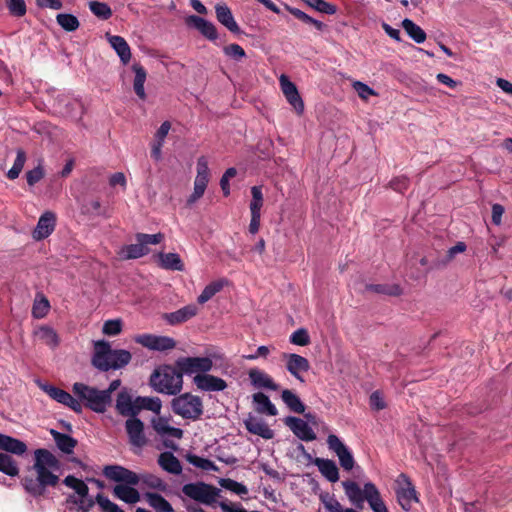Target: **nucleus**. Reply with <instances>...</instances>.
Returning <instances> with one entry per match:
<instances>
[{
    "label": "nucleus",
    "instance_id": "f257e3e1",
    "mask_svg": "<svg viewBox=\"0 0 512 512\" xmlns=\"http://www.w3.org/2000/svg\"><path fill=\"white\" fill-rule=\"evenodd\" d=\"M102 474L105 478L113 482H126L130 485H138L141 483L145 487L162 492L167 490V483L157 475L151 473L137 474L118 464L104 466Z\"/></svg>",
    "mask_w": 512,
    "mask_h": 512
},
{
    "label": "nucleus",
    "instance_id": "f03ea898",
    "mask_svg": "<svg viewBox=\"0 0 512 512\" xmlns=\"http://www.w3.org/2000/svg\"><path fill=\"white\" fill-rule=\"evenodd\" d=\"M132 355L125 349H112L109 342L98 340L94 342V352L92 355V365L102 372L110 369H121L128 365Z\"/></svg>",
    "mask_w": 512,
    "mask_h": 512
},
{
    "label": "nucleus",
    "instance_id": "7ed1b4c3",
    "mask_svg": "<svg viewBox=\"0 0 512 512\" xmlns=\"http://www.w3.org/2000/svg\"><path fill=\"white\" fill-rule=\"evenodd\" d=\"M342 486L347 498L356 508L362 509L367 501L373 512H389L374 483L367 482L361 489L355 481L347 480L342 482Z\"/></svg>",
    "mask_w": 512,
    "mask_h": 512
},
{
    "label": "nucleus",
    "instance_id": "20e7f679",
    "mask_svg": "<svg viewBox=\"0 0 512 512\" xmlns=\"http://www.w3.org/2000/svg\"><path fill=\"white\" fill-rule=\"evenodd\" d=\"M149 384L158 393L176 396L183 388V376L177 367L165 364L152 372Z\"/></svg>",
    "mask_w": 512,
    "mask_h": 512
},
{
    "label": "nucleus",
    "instance_id": "39448f33",
    "mask_svg": "<svg viewBox=\"0 0 512 512\" xmlns=\"http://www.w3.org/2000/svg\"><path fill=\"white\" fill-rule=\"evenodd\" d=\"M171 409L174 414L192 421L199 420L204 412L202 399L188 392L176 395L171 401Z\"/></svg>",
    "mask_w": 512,
    "mask_h": 512
},
{
    "label": "nucleus",
    "instance_id": "423d86ee",
    "mask_svg": "<svg viewBox=\"0 0 512 512\" xmlns=\"http://www.w3.org/2000/svg\"><path fill=\"white\" fill-rule=\"evenodd\" d=\"M182 492L190 499L208 506L216 503L221 494L219 488L202 481L183 485Z\"/></svg>",
    "mask_w": 512,
    "mask_h": 512
},
{
    "label": "nucleus",
    "instance_id": "0eeeda50",
    "mask_svg": "<svg viewBox=\"0 0 512 512\" xmlns=\"http://www.w3.org/2000/svg\"><path fill=\"white\" fill-rule=\"evenodd\" d=\"M175 366L181 371L182 376L196 374H205L211 371L213 361L209 357H180L176 360Z\"/></svg>",
    "mask_w": 512,
    "mask_h": 512
},
{
    "label": "nucleus",
    "instance_id": "6e6552de",
    "mask_svg": "<svg viewBox=\"0 0 512 512\" xmlns=\"http://www.w3.org/2000/svg\"><path fill=\"white\" fill-rule=\"evenodd\" d=\"M40 387L53 400L69 407L77 414L82 413V404L70 393L51 384H43Z\"/></svg>",
    "mask_w": 512,
    "mask_h": 512
},
{
    "label": "nucleus",
    "instance_id": "1a4fd4ad",
    "mask_svg": "<svg viewBox=\"0 0 512 512\" xmlns=\"http://www.w3.org/2000/svg\"><path fill=\"white\" fill-rule=\"evenodd\" d=\"M135 342L153 351H167L176 347V341L168 336L141 334L135 337Z\"/></svg>",
    "mask_w": 512,
    "mask_h": 512
},
{
    "label": "nucleus",
    "instance_id": "9d476101",
    "mask_svg": "<svg viewBox=\"0 0 512 512\" xmlns=\"http://www.w3.org/2000/svg\"><path fill=\"white\" fill-rule=\"evenodd\" d=\"M328 448L336 453L339 459L341 467L347 471H350L354 467V458L350 450L340 440V438L334 434H330L327 437Z\"/></svg>",
    "mask_w": 512,
    "mask_h": 512
},
{
    "label": "nucleus",
    "instance_id": "9b49d317",
    "mask_svg": "<svg viewBox=\"0 0 512 512\" xmlns=\"http://www.w3.org/2000/svg\"><path fill=\"white\" fill-rule=\"evenodd\" d=\"M126 432L129 438V443L141 450L148 443L144 433V423L136 417H131L125 422Z\"/></svg>",
    "mask_w": 512,
    "mask_h": 512
},
{
    "label": "nucleus",
    "instance_id": "f8f14e48",
    "mask_svg": "<svg viewBox=\"0 0 512 512\" xmlns=\"http://www.w3.org/2000/svg\"><path fill=\"white\" fill-rule=\"evenodd\" d=\"M399 479L403 480L406 486L396 490L397 501L403 510L410 511L412 504L419 501L417 492L406 474L401 473Z\"/></svg>",
    "mask_w": 512,
    "mask_h": 512
},
{
    "label": "nucleus",
    "instance_id": "ddd939ff",
    "mask_svg": "<svg viewBox=\"0 0 512 512\" xmlns=\"http://www.w3.org/2000/svg\"><path fill=\"white\" fill-rule=\"evenodd\" d=\"M280 86L287 102L295 109L298 115L304 112V102L296 85L286 75H281Z\"/></svg>",
    "mask_w": 512,
    "mask_h": 512
},
{
    "label": "nucleus",
    "instance_id": "4468645a",
    "mask_svg": "<svg viewBox=\"0 0 512 512\" xmlns=\"http://www.w3.org/2000/svg\"><path fill=\"white\" fill-rule=\"evenodd\" d=\"M54 107L56 110L68 117H81L83 114V104L80 100L67 95H58L55 99Z\"/></svg>",
    "mask_w": 512,
    "mask_h": 512
},
{
    "label": "nucleus",
    "instance_id": "2eb2a0df",
    "mask_svg": "<svg viewBox=\"0 0 512 512\" xmlns=\"http://www.w3.org/2000/svg\"><path fill=\"white\" fill-rule=\"evenodd\" d=\"M284 423L300 440L309 442L316 439V433L308 425L307 421H304L303 419L295 416H287L284 419Z\"/></svg>",
    "mask_w": 512,
    "mask_h": 512
},
{
    "label": "nucleus",
    "instance_id": "dca6fc26",
    "mask_svg": "<svg viewBox=\"0 0 512 512\" xmlns=\"http://www.w3.org/2000/svg\"><path fill=\"white\" fill-rule=\"evenodd\" d=\"M193 383L197 389L204 392L223 391L227 388V383L224 379L208 374H196L193 377Z\"/></svg>",
    "mask_w": 512,
    "mask_h": 512
},
{
    "label": "nucleus",
    "instance_id": "f3484780",
    "mask_svg": "<svg viewBox=\"0 0 512 512\" xmlns=\"http://www.w3.org/2000/svg\"><path fill=\"white\" fill-rule=\"evenodd\" d=\"M283 359L286 361L287 371L296 379L304 382L301 373L307 372L310 369L308 359L295 353H284Z\"/></svg>",
    "mask_w": 512,
    "mask_h": 512
},
{
    "label": "nucleus",
    "instance_id": "a211bd4d",
    "mask_svg": "<svg viewBox=\"0 0 512 512\" xmlns=\"http://www.w3.org/2000/svg\"><path fill=\"white\" fill-rule=\"evenodd\" d=\"M185 23L188 27H192L199 31L209 41L214 42L218 38L216 26L205 18L197 15H189L186 17Z\"/></svg>",
    "mask_w": 512,
    "mask_h": 512
},
{
    "label": "nucleus",
    "instance_id": "6ab92c4d",
    "mask_svg": "<svg viewBox=\"0 0 512 512\" xmlns=\"http://www.w3.org/2000/svg\"><path fill=\"white\" fill-rule=\"evenodd\" d=\"M56 226V215L52 211L44 212L32 232L33 239L40 241L52 234Z\"/></svg>",
    "mask_w": 512,
    "mask_h": 512
},
{
    "label": "nucleus",
    "instance_id": "aec40b11",
    "mask_svg": "<svg viewBox=\"0 0 512 512\" xmlns=\"http://www.w3.org/2000/svg\"><path fill=\"white\" fill-rule=\"evenodd\" d=\"M117 483L118 484L115 485L112 490L114 497L127 504H135L140 501L141 495L135 488L136 485H130L126 482Z\"/></svg>",
    "mask_w": 512,
    "mask_h": 512
},
{
    "label": "nucleus",
    "instance_id": "412c9836",
    "mask_svg": "<svg viewBox=\"0 0 512 512\" xmlns=\"http://www.w3.org/2000/svg\"><path fill=\"white\" fill-rule=\"evenodd\" d=\"M244 425L247 431L251 434L269 440L274 437V432L269 426L261 419L256 418L251 413L244 419Z\"/></svg>",
    "mask_w": 512,
    "mask_h": 512
},
{
    "label": "nucleus",
    "instance_id": "4be33fe9",
    "mask_svg": "<svg viewBox=\"0 0 512 512\" xmlns=\"http://www.w3.org/2000/svg\"><path fill=\"white\" fill-rule=\"evenodd\" d=\"M215 14L219 23L234 34L241 33L240 27L234 19L231 9L226 4H216Z\"/></svg>",
    "mask_w": 512,
    "mask_h": 512
},
{
    "label": "nucleus",
    "instance_id": "5701e85b",
    "mask_svg": "<svg viewBox=\"0 0 512 512\" xmlns=\"http://www.w3.org/2000/svg\"><path fill=\"white\" fill-rule=\"evenodd\" d=\"M198 313V307L195 304L186 305L177 311L165 313L163 318L170 325H178L184 323L194 317Z\"/></svg>",
    "mask_w": 512,
    "mask_h": 512
},
{
    "label": "nucleus",
    "instance_id": "b1692460",
    "mask_svg": "<svg viewBox=\"0 0 512 512\" xmlns=\"http://www.w3.org/2000/svg\"><path fill=\"white\" fill-rule=\"evenodd\" d=\"M248 375L251 384L255 388H264L272 391H277L279 389V385L275 383L274 380L264 371L252 368L249 370Z\"/></svg>",
    "mask_w": 512,
    "mask_h": 512
},
{
    "label": "nucleus",
    "instance_id": "393cba45",
    "mask_svg": "<svg viewBox=\"0 0 512 512\" xmlns=\"http://www.w3.org/2000/svg\"><path fill=\"white\" fill-rule=\"evenodd\" d=\"M0 450L17 456H22L27 452L28 448L25 442L0 433Z\"/></svg>",
    "mask_w": 512,
    "mask_h": 512
},
{
    "label": "nucleus",
    "instance_id": "a878e982",
    "mask_svg": "<svg viewBox=\"0 0 512 512\" xmlns=\"http://www.w3.org/2000/svg\"><path fill=\"white\" fill-rule=\"evenodd\" d=\"M116 409L122 416L135 417L137 415V403H133L131 396L126 390L119 392L116 400Z\"/></svg>",
    "mask_w": 512,
    "mask_h": 512
},
{
    "label": "nucleus",
    "instance_id": "bb28decb",
    "mask_svg": "<svg viewBox=\"0 0 512 512\" xmlns=\"http://www.w3.org/2000/svg\"><path fill=\"white\" fill-rule=\"evenodd\" d=\"M107 39L111 47L115 50L123 64H127L131 59V49L127 41L118 35L107 34Z\"/></svg>",
    "mask_w": 512,
    "mask_h": 512
},
{
    "label": "nucleus",
    "instance_id": "cd10ccee",
    "mask_svg": "<svg viewBox=\"0 0 512 512\" xmlns=\"http://www.w3.org/2000/svg\"><path fill=\"white\" fill-rule=\"evenodd\" d=\"M153 429L160 436H170L173 438L181 439L183 437V430L169 425V420L164 417H158L152 420Z\"/></svg>",
    "mask_w": 512,
    "mask_h": 512
},
{
    "label": "nucleus",
    "instance_id": "c85d7f7f",
    "mask_svg": "<svg viewBox=\"0 0 512 512\" xmlns=\"http://www.w3.org/2000/svg\"><path fill=\"white\" fill-rule=\"evenodd\" d=\"M313 463L318 467L320 473L330 482L339 480V470L336 463L330 459L315 458Z\"/></svg>",
    "mask_w": 512,
    "mask_h": 512
},
{
    "label": "nucleus",
    "instance_id": "c756f323",
    "mask_svg": "<svg viewBox=\"0 0 512 512\" xmlns=\"http://www.w3.org/2000/svg\"><path fill=\"white\" fill-rule=\"evenodd\" d=\"M255 410L259 414H266L269 416H276L278 410L276 406L270 401L269 397L263 392H257L252 396Z\"/></svg>",
    "mask_w": 512,
    "mask_h": 512
},
{
    "label": "nucleus",
    "instance_id": "7c9ffc66",
    "mask_svg": "<svg viewBox=\"0 0 512 512\" xmlns=\"http://www.w3.org/2000/svg\"><path fill=\"white\" fill-rule=\"evenodd\" d=\"M158 464L168 473L179 475L182 472L181 462L172 452H162L158 457Z\"/></svg>",
    "mask_w": 512,
    "mask_h": 512
},
{
    "label": "nucleus",
    "instance_id": "2f4dec72",
    "mask_svg": "<svg viewBox=\"0 0 512 512\" xmlns=\"http://www.w3.org/2000/svg\"><path fill=\"white\" fill-rule=\"evenodd\" d=\"M35 463L33 468L45 467L51 469L59 468V460L49 450L40 448L35 450Z\"/></svg>",
    "mask_w": 512,
    "mask_h": 512
},
{
    "label": "nucleus",
    "instance_id": "473e14b6",
    "mask_svg": "<svg viewBox=\"0 0 512 512\" xmlns=\"http://www.w3.org/2000/svg\"><path fill=\"white\" fill-rule=\"evenodd\" d=\"M80 212L86 216H101L104 218H110L111 213L107 207H103L98 199H93L84 202L80 207Z\"/></svg>",
    "mask_w": 512,
    "mask_h": 512
},
{
    "label": "nucleus",
    "instance_id": "72a5a7b5",
    "mask_svg": "<svg viewBox=\"0 0 512 512\" xmlns=\"http://www.w3.org/2000/svg\"><path fill=\"white\" fill-rule=\"evenodd\" d=\"M50 434L52 435L58 449L65 454H72L74 448L77 445V440L68 434L61 433L57 430L51 429Z\"/></svg>",
    "mask_w": 512,
    "mask_h": 512
},
{
    "label": "nucleus",
    "instance_id": "f704fd0d",
    "mask_svg": "<svg viewBox=\"0 0 512 512\" xmlns=\"http://www.w3.org/2000/svg\"><path fill=\"white\" fill-rule=\"evenodd\" d=\"M143 496L155 512H174L172 505L161 494L146 492Z\"/></svg>",
    "mask_w": 512,
    "mask_h": 512
},
{
    "label": "nucleus",
    "instance_id": "c9c22d12",
    "mask_svg": "<svg viewBox=\"0 0 512 512\" xmlns=\"http://www.w3.org/2000/svg\"><path fill=\"white\" fill-rule=\"evenodd\" d=\"M132 70L135 73L134 82H133L134 92L140 99L145 100L146 93H145L144 84H145L146 77H147L146 70L139 63H134L132 66Z\"/></svg>",
    "mask_w": 512,
    "mask_h": 512
},
{
    "label": "nucleus",
    "instance_id": "e433bc0d",
    "mask_svg": "<svg viewBox=\"0 0 512 512\" xmlns=\"http://www.w3.org/2000/svg\"><path fill=\"white\" fill-rule=\"evenodd\" d=\"M467 246L464 242L459 241L456 243V245L450 247L445 256L442 258H437L435 261L431 263L430 268L432 269H440L445 267L450 261L454 259V257L459 254L463 253L466 250Z\"/></svg>",
    "mask_w": 512,
    "mask_h": 512
},
{
    "label": "nucleus",
    "instance_id": "4c0bfd02",
    "mask_svg": "<svg viewBox=\"0 0 512 512\" xmlns=\"http://www.w3.org/2000/svg\"><path fill=\"white\" fill-rule=\"evenodd\" d=\"M112 404V399L108 398V394L103 390L96 389L88 409L96 413H104Z\"/></svg>",
    "mask_w": 512,
    "mask_h": 512
},
{
    "label": "nucleus",
    "instance_id": "58836bf2",
    "mask_svg": "<svg viewBox=\"0 0 512 512\" xmlns=\"http://www.w3.org/2000/svg\"><path fill=\"white\" fill-rule=\"evenodd\" d=\"M281 399L292 412L298 414L305 412L306 406L293 391L284 389L281 393Z\"/></svg>",
    "mask_w": 512,
    "mask_h": 512
},
{
    "label": "nucleus",
    "instance_id": "ea45409f",
    "mask_svg": "<svg viewBox=\"0 0 512 512\" xmlns=\"http://www.w3.org/2000/svg\"><path fill=\"white\" fill-rule=\"evenodd\" d=\"M160 265L162 268L173 271H183L184 264L177 253H160Z\"/></svg>",
    "mask_w": 512,
    "mask_h": 512
},
{
    "label": "nucleus",
    "instance_id": "a19ab883",
    "mask_svg": "<svg viewBox=\"0 0 512 512\" xmlns=\"http://www.w3.org/2000/svg\"><path fill=\"white\" fill-rule=\"evenodd\" d=\"M97 388L86 385L81 382H76L72 386V391L75 396L78 398L77 400L81 403L83 402L85 407L88 408V404L91 402L92 397Z\"/></svg>",
    "mask_w": 512,
    "mask_h": 512
},
{
    "label": "nucleus",
    "instance_id": "79ce46f5",
    "mask_svg": "<svg viewBox=\"0 0 512 512\" xmlns=\"http://www.w3.org/2000/svg\"><path fill=\"white\" fill-rule=\"evenodd\" d=\"M97 388L86 385L81 382H76L72 386V391L75 396L78 398L77 400L81 403L83 402L85 407L88 408V404L91 402L92 397Z\"/></svg>",
    "mask_w": 512,
    "mask_h": 512
},
{
    "label": "nucleus",
    "instance_id": "37998d69",
    "mask_svg": "<svg viewBox=\"0 0 512 512\" xmlns=\"http://www.w3.org/2000/svg\"><path fill=\"white\" fill-rule=\"evenodd\" d=\"M402 27L408 36L416 43L420 44L426 40L425 31L411 19L405 18L402 21Z\"/></svg>",
    "mask_w": 512,
    "mask_h": 512
},
{
    "label": "nucleus",
    "instance_id": "c03bdc74",
    "mask_svg": "<svg viewBox=\"0 0 512 512\" xmlns=\"http://www.w3.org/2000/svg\"><path fill=\"white\" fill-rule=\"evenodd\" d=\"M226 284V280L220 279L217 281H213L209 283L198 296L197 301L199 304H204L209 301L214 295L220 292L224 285Z\"/></svg>",
    "mask_w": 512,
    "mask_h": 512
},
{
    "label": "nucleus",
    "instance_id": "a18cd8bd",
    "mask_svg": "<svg viewBox=\"0 0 512 512\" xmlns=\"http://www.w3.org/2000/svg\"><path fill=\"white\" fill-rule=\"evenodd\" d=\"M137 414L140 410L146 409L159 414L162 407V402L158 397H137Z\"/></svg>",
    "mask_w": 512,
    "mask_h": 512
},
{
    "label": "nucleus",
    "instance_id": "49530a36",
    "mask_svg": "<svg viewBox=\"0 0 512 512\" xmlns=\"http://www.w3.org/2000/svg\"><path fill=\"white\" fill-rule=\"evenodd\" d=\"M149 251V248L144 247L141 241H136L135 244L126 245L122 249L123 258L125 259H137L147 255Z\"/></svg>",
    "mask_w": 512,
    "mask_h": 512
},
{
    "label": "nucleus",
    "instance_id": "de8ad7c7",
    "mask_svg": "<svg viewBox=\"0 0 512 512\" xmlns=\"http://www.w3.org/2000/svg\"><path fill=\"white\" fill-rule=\"evenodd\" d=\"M0 472L15 477L19 474L16 461L7 453H0Z\"/></svg>",
    "mask_w": 512,
    "mask_h": 512
},
{
    "label": "nucleus",
    "instance_id": "09e8293b",
    "mask_svg": "<svg viewBox=\"0 0 512 512\" xmlns=\"http://www.w3.org/2000/svg\"><path fill=\"white\" fill-rule=\"evenodd\" d=\"M366 290L389 296H399L402 294V289L398 284H368L366 285Z\"/></svg>",
    "mask_w": 512,
    "mask_h": 512
},
{
    "label": "nucleus",
    "instance_id": "8fccbe9b",
    "mask_svg": "<svg viewBox=\"0 0 512 512\" xmlns=\"http://www.w3.org/2000/svg\"><path fill=\"white\" fill-rule=\"evenodd\" d=\"M90 11L100 20H108L112 16V9L105 2L92 0L88 2Z\"/></svg>",
    "mask_w": 512,
    "mask_h": 512
},
{
    "label": "nucleus",
    "instance_id": "3c124183",
    "mask_svg": "<svg viewBox=\"0 0 512 512\" xmlns=\"http://www.w3.org/2000/svg\"><path fill=\"white\" fill-rule=\"evenodd\" d=\"M22 485L26 492H28L33 497H40L44 495L46 492L45 487L42 485V483L39 481V479L32 478V477H25L22 479Z\"/></svg>",
    "mask_w": 512,
    "mask_h": 512
},
{
    "label": "nucleus",
    "instance_id": "603ef678",
    "mask_svg": "<svg viewBox=\"0 0 512 512\" xmlns=\"http://www.w3.org/2000/svg\"><path fill=\"white\" fill-rule=\"evenodd\" d=\"M26 152L22 148L16 150V159L13 166L8 170L7 177L10 180L18 178L26 162Z\"/></svg>",
    "mask_w": 512,
    "mask_h": 512
},
{
    "label": "nucleus",
    "instance_id": "864d4df0",
    "mask_svg": "<svg viewBox=\"0 0 512 512\" xmlns=\"http://www.w3.org/2000/svg\"><path fill=\"white\" fill-rule=\"evenodd\" d=\"M57 23L67 32H73L80 26L76 16L69 13H60L56 16Z\"/></svg>",
    "mask_w": 512,
    "mask_h": 512
},
{
    "label": "nucleus",
    "instance_id": "5fc2aeb1",
    "mask_svg": "<svg viewBox=\"0 0 512 512\" xmlns=\"http://www.w3.org/2000/svg\"><path fill=\"white\" fill-rule=\"evenodd\" d=\"M33 469L36 471L37 478L45 488L47 486L54 487L58 484L59 477L50 471L51 468L39 467Z\"/></svg>",
    "mask_w": 512,
    "mask_h": 512
},
{
    "label": "nucleus",
    "instance_id": "6e6d98bb",
    "mask_svg": "<svg viewBox=\"0 0 512 512\" xmlns=\"http://www.w3.org/2000/svg\"><path fill=\"white\" fill-rule=\"evenodd\" d=\"M187 461L193 466L200 468L205 471H217L218 467L215 465L213 461L207 458L200 457L195 454H188Z\"/></svg>",
    "mask_w": 512,
    "mask_h": 512
},
{
    "label": "nucleus",
    "instance_id": "4d7b16f0",
    "mask_svg": "<svg viewBox=\"0 0 512 512\" xmlns=\"http://www.w3.org/2000/svg\"><path fill=\"white\" fill-rule=\"evenodd\" d=\"M38 335L45 344L52 348L58 346L59 344V337L55 330L51 327L42 326L38 331Z\"/></svg>",
    "mask_w": 512,
    "mask_h": 512
},
{
    "label": "nucleus",
    "instance_id": "13d9d810",
    "mask_svg": "<svg viewBox=\"0 0 512 512\" xmlns=\"http://www.w3.org/2000/svg\"><path fill=\"white\" fill-rule=\"evenodd\" d=\"M219 485L240 496L246 495L248 493V489L244 484L230 478H221L219 480Z\"/></svg>",
    "mask_w": 512,
    "mask_h": 512
},
{
    "label": "nucleus",
    "instance_id": "bf43d9fd",
    "mask_svg": "<svg viewBox=\"0 0 512 512\" xmlns=\"http://www.w3.org/2000/svg\"><path fill=\"white\" fill-rule=\"evenodd\" d=\"M50 304L46 297L36 298L32 307V315L36 319L44 318L49 312Z\"/></svg>",
    "mask_w": 512,
    "mask_h": 512
},
{
    "label": "nucleus",
    "instance_id": "052dcab7",
    "mask_svg": "<svg viewBox=\"0 0 512 512\" xmlns=\"http://www.w3.org/2000/svg\"><path fill=\"white\" fill-rule=\"evenodd\" d=\"M320 500L325 509L329 512H346L341 503L335 498L334 495L324 493L320 495Z\"/></svg>",
    "mask_w": 512,
    "mask_h": 512
},
{
    "label": "nucleus",
    "instance_id": "680f3d73",
    "mask_svg": "<svg viewBox=\"0 0 512 512\" xmlns=\"http://www.w3.org/2000/svg\"><path fill=\"white\" fill-rule=\"evenodd\" d=\"M9 13L14 17H22L27 12L25 0H4Z\"/></svg>",
    "mask_w": 512,
    "mask_h": 512
},
{
    "label": "nucleus",
    "instance_id": "e2e57ef3",
    "mask_svg": "<svg viewBox=\"0 0 512 512\" xmlns=\"http://www.w3.org/2000/svg\"><path fill=\"white\" fill-rule=\"evenodd\" d=\"M96 502L102 512H125L116 503L112 502L107 496L101 493L96 495Z\"/></svg>",
    "mask_w": 512,
    "mask_h": 512
},
{
    "label": "nucleus",
    "instance_id": "0e129e2a",
    "mask_svg": "<svg viewBox=\"0 0 512 512\" xmlns=\"http://www.w3.org/2000/svg\"><path fill=\"white\" fill-rule=\"evenodd\" d=\"M252 201L250 202L251 213H260L263 205V194L260 186H253L251 188Z\"/></svg>",
    "mask_w": 512,
    "mask_h": 512
},
{
    "label": "nucleus",
    "instance_id": "69168bd1",
    "mask_svg": "<svg viewBox=\"0 0 512 512\" xmlns=\"http://www.w3.org/2000/svg\"><path fill=\"white\" fill-rule=\"evenodd\" d=\"M122 320L121 319H111L104 322L102 327V332L108 336H116L122 331Z\"/></svg>",
    "mask_w": 512,
    "mask_h": 512
},
{
    "label": "nucleus",
    "instance_id": "338daca9",
    "mask_svg": "<svg viewBox=\"0 0 512 512\" xmlns=\"http://www.w3.org/2000/svg\"><path fill=\"white\" fill-rule=\"evenodd\" d=\"M68 502L78 505V510L80 512H89L95 503H97L96 498L92 499L88 498V496L85 498H76L74 495L69 496Z\"/></svg>",
    "mask_w": 512,
    "mask_h": 512
},
{
    "label": "nucleus",
    "instance_id": "774afa93",
    "mask_svg": "<svg viewBox=\"0 0 512 512\" xmlns=\"http://www.w3.org/2000/svg\"><path fill=\"white\" fill-rule=\"evenodd\" d=\"M223 52L227 57L234 59L236 61H240L241 59L246 57L245 50L239 44L236 43L225 46L223 48Z\"/></svg>",
    "mask_w": 512,
    "mask_h": 512
}]
</instances>
